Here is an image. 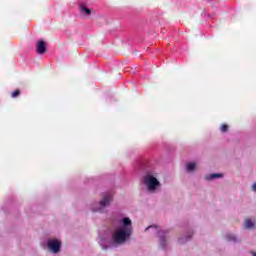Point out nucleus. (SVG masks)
Returning <instances> with one entry per match:
<instances>
[{"instance_id": "14", "label": "nucleus", "mask_w": 256, "mask_h": 256, "mask_svg": "<svg viewBox=\"0 0 256 256\" xmlns=\"http://www.w3.org/2000/svg\"><path fill=\"white\" fill-rule=\"evenodd\" d=\"M227 239H228V241H235V235L229 234V235H227Z\"/></svg>"}, {"instance_id": "11", "label": "nucleus", "mask_w": 256, "mask_h": 256, "mask_svg": "<svg viewBox=\"0 0 256 256\" xmlns=\"http://www.w3.org/2000/svg\"><path fill=\"white\" fill-rule=\"evenodd\" d=\"M195 167H196L195 163H188L186 165L187 171H195Z\"/></svg>"}, {"instance_id": "5", "label": "nucleus", "mask_w": 256, "mask_h": 256, "mask_svg": "<svg viewBox=\"0 0 256 256\" xmlns=\"http://www.w3.org/2000/svg\"><path fill=\"white\" fill-rule=\"evenodd\" d=\"M111 201H113V195L111 193L104 194L100 201V207H107Z\"/></svg>"}, {"instance_id": "3", "label": "nucleus", "mask_w": 256, "mask_h": 256, "mask_svg": "<svg viewBox=\"0 0 256 256\" xmlns=\"http://www.w3.org/2000/svg\"><path fill=\"white\" fill-rule=\"evenodd\" d=\"M48 249L52 253H59L61 251V242L59 240H48Z\"/></svg>"}, {"instance_id": "16", "label": "nucleus", "mask_w": 256, "mask_h": 256, "mask_svg": "<svg viewBox=\"0 0 256 256\" xmlns=\"http://www.w3.org/2000/svg\"><path fill=\"white\" fill-rule=\"evenodd\" d=\"M151 227H157V226H149L148 228H146V231H148V229H151Z\"/></svg>"}, {"instance_id": "8", "label": "nucleus", "mask_w": 256, "mask_h": 256, "mask_svg": "<svg viewBox=\"0 0 256 256\" xmlns=\"http://www.w3.org/2000/svg\"><path fill=\"white\" fill-rule=\"evenodd\" d=\"M220 177H223V174H221V173H214V174H210L208 176H205V179L207 181H211L213 179H219Z\"/></svg>"}, {"instance_id": "4", "label": "nucleus", "mask_w": 256, "mask_h": 256, "mask_svg": "<svg viewBox=\"0 0 256 256\" xmlns=\"http://www.w3.org/2000/svg\"><path fill=\"white\" fill-rule=\"evenodd\" d=\"M36 51L39 55H43L47 52V45H45V41H38V43L36 44Z\"/></svg>"}, {"instance_id": "17", "label": "nucleus", "mask_w": 256, "mask_h": 256, "mask_svg": "<svg viewBox=\"0 0 256 256\" xmlns=\"http://www.w3.org/2000/svg\"><path fill=\"white\" fill-rule=\"evenodd\" d=\"M179 243H183V240H182V239H179Z\"/></svg>"}, {"instance_id": "10", "label": "nucleus", "mask_w": 256, "mask_h": 256, "mask_svg": "<svg viewBox=\"0 0 256 256\" xmlns=\"http://www.w3.org/2000/svg\"><path fill=\"white\" fill-rule=\"evenodd\" d=\"M160 245L163 249L167 247V239H165V236L163 235H160Z\"/></svg>"}, {"instance_id": "12", "label": "nucleus", "mask_w": 256, "mask_h": 256, "mask_svg": "<svg viewBox=\"0 0 256 256\" xmlns=\"http://www.w3.org/2000/svg\"><path fill=\"white\" fill-rule=\"evenodd\" d=\"M19 95H21V91L19 89L15 90L11 93L12 99L19 97Z\"/></svg>"}, {"instance_id": "2", "label": "nucleus", "mask_w": 256, "mask_h": 256, "mask_svg": "<svg viewBox=\"0 0 256 256\" xmlns=\"http://www.w3.org/2000/svg\"><path fill=\"white\" fill-rule=\"evenodd\" d=\"M143 183L148 187V191H155V189L161 185L159 180L149 173L143 177Z\"/></svg>"}, {"instance_id": "15", "label": "nucleus", "mask_w": 256, "mask_h": 256, "mask_svg": "<svg viewBox=\"0 0 256 256\" xmlns=\"http://www.w3.org/2000/svg\"><path fill=\"white\" fill-rule=\"evenodd\" d=\"M253 191H256V183L253 185Z\"/></svg>"}, {"instance_id": "13", "label": "nucleus", "mask_w": 256, "mask_h": 256, "mask_svg": "<svg viewBox=\"0 0 256 256\" xmlns=\"http://www.w3.org/2000/svg\"><path fill=\"white\" fill-rule=\"evenodd\" d=\"M220 130L222 133H227L229 131V125L227 124H222L220 127Z\"/></svg>"}, {"instance_id": "7", "label": "nucleus", "mask_w": 256, "mask_h": 256, "mask_svg": "<svg viewBox=\"0 0 256 256\" xmlns=\"http://www.w3.org/2000/svg\"><path fill=\"white\" fill-rule=\"evenodd\" d=\"M80 11L83 15H87V16L91 15V9L85 6V4L80 5Z\"/></svg>"}, {"instance_id": "18", "label": "nucleus", "mask_w": 256, "mask_h": 256, "mask_svg": "<svg viewBox=\"0 0 256 256\" xmlns=\"http://www.w3.org/2000/svg\"><path fill=\"white\" fill-rule=\"evenodd\" d=\"M253 256H256V253H253Z\"/></svg>"}, {"instance_id": "6", "label": "nucleus", "mask_w": 256, "mask_h": 256, "mask_svg": "<svg viewBox=\"0 0 256 256\" xmlns=\"http://www.w3.org/2000/svg\"><path fill=\"white\" fill-rule=\"evenodd\" d=\"M244 227H245V229H253L255 227V222H253V220L247 218L244 221Z\"/></svg>"}, {"instance_id": "1", "label": "nucleus", "mask_w": 256, "mask_h": 256, "mask_svg": "<svg viewBox=\"0 0 256 256\" xmlns=\"http://www.w3.org/2000/svg\"><path fill=\"white\" fill-rule=\"evenodd\" d=\"M133 234V227H120L113 234L112 239L114 243L123 245Z\"/></svg>"}, {"instance_id": "9", "label": "nucleus", "mask_w": 256, "mask_h": 256, "mask_svg": "<svg viewBox=\"0 0 256 256\" xmlns=\"http://www.w3.org/2000/svg\"><path fill=\"white\" fill-rule=\"evenodd\" d=\"M122 224H123L122 227H133L131 219H129V218H123Z\"/></svg>"}]
</instances>
